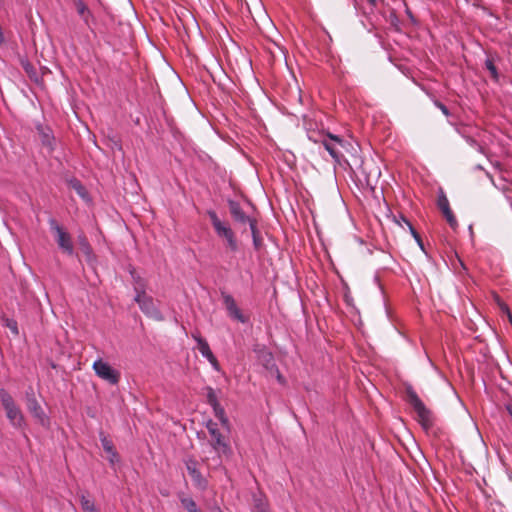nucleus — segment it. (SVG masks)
Here are the masks:
<instances>
[{"label": "nucleus", "mask_w": 512, "mask_h": 512, "mask_svg": "<svg viewBox=\"0 0 512 512\" xmlns=\"http://www.w3.org/2000/svg\"><path fill=\"white\" fill-rule=\"evenodd\" d=\"M135 279V298L134 301L139 305L140 310L149 318L155 321L164 319L162 313L158 309L154 299L145 291V283L138 277Z\"/></svg>", "instance_id": "nucleus-1"}, {"label": "nucleus", "mask_w": 512, "mask_h": 512, "mask_svg": "<svg viewBox=\"0 0 512 512\" xmlns=\"http://www.w3.org/2000/svg\"><path fill=\"white\" fill-rule=\"evenodd\" d=\"M406 400L415 411L417 420L421 426L426 430L431 428L433 426V414L411 386L406 388Z\"/></svg>", "instance_id": "nucleus-2"}, {"label": "nucleus", "mask_w": 512, "mask_h": 512, "mask_svg": "<svg viewBox=\"0 0 512 512\" xmlns=\"http://www.w3.org/2000/svg\"><path fill=\"white\" fill-rule=\"evenodd\" d=\"M206 428L210 435L209 444L219 457L230 456L232 453L228 437L225 436L216 422L209 420L206 423Z\"/></svg>", "instance_id": "nucleus-3"}, {"label": "nucleus", "mask_w": 512, "mask_h": 512, "mask_svg": "<svg viewBox=\"0 0 512 512\" xmlns=\"http://www.w3.org/2000/svg\"><path fill=\"white\" fill-rule=\"evenodd\" d=\"M0 400L10 423L16 428L24 427L25 419L21 409L17 406L12 396L4 389L0 390Z\"/></svg>", "instance_id": "nucleus-4"}, {"label": "nucleus", "mask_w": 512, "mask_h": 512, "mask_svg": "<svg viewBox=\"0 0 512 512\" xmlns=\"http://www.w3.org/2000/svg\"><path fill=\"white\" fill-rule=\"evenodd\" d=\"M207 215L209 216V219L212 223V226L216 232V234L225 239L226 241V245L227 247L232 251V252H236L238 250V243H237V240L235 238V234L234 232L232 231V229L230 228V226L225 223V222H222L215 211L213 210H209L207 212Z\"/></svg>", "instance_id": "nucleus-5"}, {"label": "nucleus", "mask_w": 512, "mask_h": 512, "mask_svg": "<svg viewBox=\"0 0 512 512\" xmlns=\"http://www.w3.org/2000/svg\"><path fill=\"white\" fill-rule=\"evenodd\" d=\"M26 407L37 423L43 427H49L50 419L37 401L33 389L26 392Z\"/></svg>", "instance_id": "nucleus-6"}, {"label": "nucleus", "mask_w": 512, "mask_h": 512, "mask_svg": "<svg viewBox=\"0 0 512 512\" xmlns=\"http://www.w3.org/2000/svg\"><path fill=\"white\" fill-rule=\"evenodd\" d=\"M321 144L324 146V148L327 150V152L330 154L333 160L338 164L341 162V159L343 157L339 148L346 149V146L349 145L341 137L331 133H327L323 137V139L321 140Z\"/></svg>", "instance_id": "nucleus-7"}, {"label": "nucleus", "mask_w": 512, "mask_h": 512, "mask_svg": "<svg viewBox=\"0 0 512 512\" xmlns=\"http://www.w3.org/2000/svg\"><path fill=\"white\" fill-rule=\"evenodd\" d=\"M49 226L51 231L55 234L56 242L59 248L68 255H72L74 252V247L72 244L71 236L63 229L59 223L51 218L49 220Z\"/></svg>", "instance_id": "nucleus-8"}, {"label": "nucleus", "mask_w": 512, "mask_h": 512, "mask_svg": "<svg viewBox=\"0 0 512 512\" xmlns=\"http://www.w3.org/2000/svg\"><path fill=\"white\" fill-rule=\"evenodd\" d=\"M93 370L99 378L111 385L118 384L120 380V373L102 359H98L93 363Z\"/></svg>", "instance_id": "nucleus-9"}, {"label": "nucleus", "mask_w": 512, "mask_h": 512, "mask_svg": "<svg viewBox=\"0 0 512 512\" xmlns=\"http://www.w3.org/2000/svg\"><path fill=\"white\" fill-rule=\"evenodd\" d=\"M222 299L229 317L241 323H246L248 321V318L244 316L240 308L237 306L235 299L231 295L222 293Z\"/></svg>", "instance_id": "nucleus-10"}, {"label": "nucleus", "mask_w": 512, "mask_h": 512, "mask_svg": "<svg viewBox=\"0 0 512 512\" xmlns=\"http://www.w3.org/2000/svg\"><path fill=\"white\" fill-rule=\"evenodd\" d=\"M192 337L196 340L197 349L202 354V356L205 357L212 364V366L218 370V367H219L218 361H217L216 357L214 356V354L212 353L208 342L204 338H202L199 334H192Z\"/></svg>", "instance_id": "nucleus-11"}, {"label": "nucleus", "mask_w": 512, "mask_h": 512, "mask_svg": "<svg viewBox=\"0 0 512 512\" xmlns=\"http://www.w3.org/2000/svg\"><path fill=\"white\" fill-rule=\"evenodd\" d=\"M39 138L43 147L48 150V153H52L55 150L56 139L49 127H43L39 125L37 127Z\"/></svg>", "instance_id": "nucleus-12"}, {"label": "nucleus", "mask_w": 512, "mask_h": 512, "mask_svg": "<svg viewBox=\"0 0 512 512\" xmlns=\"http://www.w3.org/2000/svg\"><path fill=\"white\" fill-rule=\"evenodd\" d=\"M229 211L232 216V218L241 224L248 223L249 226H251V221H256V219L251 218L245 214V212L242 210L240 204L236 201L230 200L228 202Z\"/></svg>", "instance_id": "nucleus-13"}, {"label": "nucleus", "mask_w": 512, "mask_h": 512, "mask_svg": "<svg viewBox=\"0 0 512 512\" xmlns=\"http://www.w3.org/2000/svg\"><path fill=\"white\" fill-rule=\"evenodd\" d=\"M438 207L442 211V213L445 216L449 225L452 228H455L457 226V220L450 208V205H449V202H448V199L446 198V196L443 195L438 199Z\"/></svg>", "instance_id": "nucleus-14"}, {"label": "nucleus", "mask_w": 512, "mask_h": 512, "mask_svg": "<svg viewBox=\"0 0 512 512\" xmlns=\"http://www.w3.org/2000/svg\"><path fill=\"white\" fill-rule=\"evenodd\" d=\"M255 352L257 353V358L259 362L267 369L272 370L275 368L274 357L271 352H269L264 346H257L255 348Z\"/></svg>", "instance_id": "nucleus-15"}, {"label": "nucleus", "mask_w": 512, "mask_h": 512, "mask_svg": "<svg viewBox=\"0 0 512 512\" xmlns=\"http://www.w3.org/2000/svg\"><path fill=\"white\" fill-rule=\"evenodd\" d=\"M100 441L104 451L108 455V460L111 464H114L118 461V454L115 450L114 444L111 439H109L104 433H100Z\"/></svg>", "instance_id": "nucleus-16"}, {"label": "nucleus", "mask_w": 512, "mask_h": 512, "mask_svg": "<svg viewBox=\"0 0 512 512\" xmlns=\"http://www.w3.org/2000/svg\"><path fill=\"white\" fill-rule=\"evenodd\" d=\"M214 411V415L219 419L221 425L229 432L230 430V422L225 414L224 408L218 404L217 406L212 407Z\"/></svg>", "instance_id": "nucleus-17"}, {"label": "nucleus", "mask_w": 512, "mask_h": 512, "mask_svg": "<svg viewBox=\"0 0 512 512\" xmlns=\"http://www.w3.org/2000/svg\"><path fill=\"white\" fill-rule=\"evenodd\" d=\"M253 512H269L266 500L261 495H255L253 498Z\"/></svg>", "instance_id": "nucleus-18"}, {"label": "nucleus", "mask_w": 512, "mask_h": 512, "mask_svg": "<svg viewBox=\"0 0 512 512\" xmlns=\"http://www.w3.org/2000/svg\"><path fill=\"white\" fill-rule=\"evenodd\" d=\"M186 468H187V471L188 473L190 474V476L195 480V481H200L201 479V473L200 471L198 470L197 468V462L194 461V460H188L186 462Z\"/></svg>", "instance_id": "nucleus-19"}, {"label": "nucleus", "mask_w": 512, "mask_h": 512, "mask_svg": "<svg viewBox=\"0 0 512 512\" xmlns=\"http://www.w3.org/2000/svg\"><path fill=\"white\" fill-rule=\"evenodd\" d=\"M250 230H251V234L253 237V244L256 249H259L260 246L262 245V239H261L260 233L257 229V221H251Z\"/></svg>", "instance_id": "nucleus-20"}, {"label": "nucleus", "mask_w": 512, "mask_h": 512, "mask_svg": "<svg viewBox=\"0 0 512 512\" xmlns=\"http://www.w3.org/2000/svg\"><path fill=\"white\" fill-rule=\"evenodd\" d=\"M76 9L78 14L83 18V20L88 23V18L91 15L88 7L85 5V3L82 0H77L75 2Z\"/></svg>", "instance_id": "nucleus-21"}, {"label": "nucleus", "mask_w": 512, "mask_h": 512, "mask_svg": "<svg viewBox=\"0 0 512 512\" xmlns=\"http://www.w3.org/2000/svg\"><path fill=\"white\" fill-rule=\"evenodd\" d=\"M182 506L188 511V512H200L197 508V505L195 501L190 497H182L180 499Z\"/></svg>", "instance_id": "nucleus-22"}, {"label": "nucleus", "mask_w": 512, "mask_h": 512, "mask_svg": "<svg viewBox=\"0 0 512 512\" xmlns=\"http://www.w3.org/2000/svg\"><path fill=\"white\" fill-rule=\"evenodd\" d=\"M80 503L84 512H98L95 509L94 503L86 498V496H81Z\"/></svg>", "instance_id": "nucleus-23"}, {"label": "nucleus", "mask_w": 512, "mask_h": 512, "mask_svg": "<svg viewBox=\"0 0 512 512\" xmlns=\"http://www.w3.org/2000/svg\"><path fill=\"white\" fill-rule=\"evenodd\" d=\"M206 397H207V402L209 405H211L212 407L214 406H217L218 404H220L218 402V399H217V396L215 394V391L212 387H207L206 388Z\"/></svg>", "instance_id": "nucleus-24"}, {"label": "nucleus", "mask_w": 512, "mask_h": 512, "mask_svg": "<svg viewBox=\"0 0 512 512\" xmlns=\"http://www.w3.org/2000/svg\"><path fill=\"white\" fill-rule=\"evenodd\" d=\"M485 67L486 69L490 72L492 78L494 80H497L498 79V72H497V68L493 62V60L491 58H487L486 61H485Z\"/></svg>", "instance_id": "nucleus-25"}, {"label": "nucleus", "mask_w": 512, "mask_h": 512, "mask_svg": "<svg viewBox=\"0 0 512 512\" xmlns=\"http://www.w3.org/2000/svg\"><path fill=\"white\" fill-rule=\"evenodd\" d=\"M71 187L77 192L78 195L81 197L86 196V189L85 187L77 180L71 182Z\"/></svg>", "instance_id": "nucleus-26"}, {"label": "nucleus", "mask_w": 512, "mask_h": 512, "mask_svg": "<svg viewBox=\"0 0 512 512\" xmlns=\"http://www.w3.org/2000/svg\"><path fill=\"white\" fill-rule=\"evenodd\" d=\"M402 221L407 225L410 232L412 233L413 237L416 239V241L419 243V245L422 247V242L419 234L416 232L412 224L403 216H401Z\"/></svg>", "instance_id": "nucleus-27"}, {"label": "nucleus", "mask_w": 512, "mask_h": 512, "mask_svg": "<svg viewBox=\"0 0 512 512\" xmlns=\"http://www.w3.org/2000/svg\"><path fill=\"white\" fill-rule=\"evenodd\" d=\"M79 240H80V246H81V249L82 251L89 255L91 253V246L89 245L86 237H79Z\"/></svg>", "instance_id": "nucleus-28"}, {"label": "nucleus", "mask_w": 512, "mask_h": 512, "mask_svg": "<svg viewBox=\"0 0 512 512\" xmlns=\"http://www.w3.org/2000/svg\"><path fill=\"white\" fill-rule=\"evenodd\" d=\"M6 326L11 330V332L14 335H18L19 332H18V327H17L16 321L7 319Z\"/></svg>", "instance_id": "nucleus-29"}, {"label": "nucleus", "mask_w": 512, "mask_h": 512, "mask_svg": "<svg viewBox=\"0 0 512 512\" xmlns=\"http://www.w3.org/2000/svg\"><path fill=\"white\" fill-rule=\"evenodd\" d=\"M497 304H498V306H499L500 310H501L504 314L508 315L509 313H511V311H510V309H509L508 305H507L506 303H504L503 301H501L498 297H497Z\"/></svg>", "instance_id": "nucleus-30"}, {"label": "nucleus", "mask_w": 512, "mask_h": 512, "mask_svg": "<svg viewBox=\"0 0 512 512\" xmlns=\"http://www.w3.org/2000/svg\"><path fill=\"white\" fill-rule=\"evenodd\" d=\"M436 105L443 112L444 115H446V116L449 115V111H448L447 107L444 104H442L440 102H437Z\"/></svg>", "instance_id": "nucleus-31"}, {"label": "nucleus", "mask_w": 512, "mask_h": 512, "mask_svg": "<svg viewBox=\"0 0 512 512\" xmlns=\"http://www.w3.org/2000/svg\"><path fill=\"white\" fill-rule=\"evenodd\" d=\"M212 512H223L220 507H214Z\"/></svg>", "instance_id": "nucleus-32"}, {"label": "nucleus", "mask_w": 512, "mask_h": 512, "mask_svg": "<svg viewBox=\"0 0 512 512\" xmlns=\"http://www.w3.org/2000/svg\"><path fill=\"white\" fill-rule=\"evenodd\" d=\"M507 317H508L509 322H510V323H511V325H512V313H509V314L507 315Z\"/></svg>", "instance_id": "nucleus-33"}, {"label": "nucleus", "mask_w": 512, "mask_h": 512, "mask_svg": "<svg viewBox=\"0 0 512 512\" xmlns=\"http://www.w3.org/2000/svg\"><path fill=\"white\" fill-rule=\"evenodd\" d=\"M372 6L376 5V0H367Z\"/></svg>", "instance_id": "nucleus-34"}, {"label": "nucleus", "mask_w": 512, "mask_h": 512, "mask_svg": "<svg viewBox=\"0 0 512 512\" xmlns=\"http://www.w3.org/2000/svg\"><path fill=\"white\" fill-rule=\"evenodd\" d=\"M277 379L282 382V375L278 372Z\"/></svg>", "instance_id": "nucleus-35"}]
</instances>
